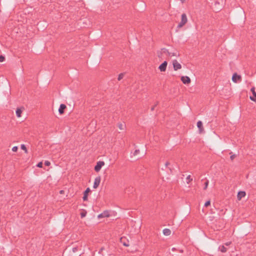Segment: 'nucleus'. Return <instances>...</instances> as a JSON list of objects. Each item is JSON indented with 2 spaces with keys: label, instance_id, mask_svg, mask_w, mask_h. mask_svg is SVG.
<instances>
[{
  "label": "nucleus",
  "instance_id": "nucleus-9",
  "mask_svg": "<svg viewBox=\"0 0 256 256\" xmlns=\"http://www.w3.org/2000/svg\"><path fill=\"white\" fill-rule=\"evenodd\" d=\"M250 91L252 94V96H250V98L252 101L256 102V92L255 91V88L252 87L251 88Z\"/></svg>",
  "mask_w": 256,
  "mask_h": 256
},
{
  "label": "nucleus",
  "instance_id": "nucleus-8",
  "mask_svg": "<svg viewBox=\"0 0 256 256\" xmlns=\"http://www.w3.org/2000/svg\"><path fill=\"white\" fill-rule=\"evenodd\" d=\"M168 62L166 61H164L159 66L158 69L162 72H164L166 70Z\"/></svg>",
  "mask_w": 256,
  "mask_h": 256
},
{
  "label": "nucleus",
  "instance_id": "nucleus-11",
  "mask_svg": "<svg viewBox=\"0 0 256 256\" xmlns=\"http://www.w3.org/2000/svg\"><path fill=\"white\" fill-rule=\"evenodd\" d=\"M197 126L199 129V132L202 133L204 132V128L202 122L201 121H198L197 122Z\"/></svg>",
  "mask_w": 256,
  "mask_h": 256
},
{
  "label": "nucleus",
  "instance_id": "nucleus-17",
  "mask_svg": "<svg viewBox=\"0 0 256 256\" xmlns=\"http://www.w3.org/2000/svg\"><path fill=\"white\" fill-rule=\"evenodd\" d=\"M118 126L120 130H124L126 128L125 124L121 122L118 124Z\"/></svg>",
  "mask_w": 256,
  "mask_h": 256
},
{
  "label": "nucleus",
  "instance_id": "nucleus-7",
  "mask_svg": "<svg viewBox=\"0 0 256 256\" xmlns=\"http://www.w3.org/2000/svg\"><path fill=\"white\" fill-rule=\"evenodd\" d=\"M180 79L183 84H188L191 82L190 78L188 76H182Z\"/></svg>",
  "mask_w": 256,
  "mask_h": 256
},
{
  "label": "nucleus",
  "instance_id": "nucleus-16",
  "mask_svg": "<svg viewBox=\"0 0 256 256\" xmlns=\"http://www.w3.org/2000/svg\"><path fill=\"white\" fill-rule=\"evenodd\" d=\"M163 234L166 236H168L170 235L172 232L171 230L168 228H164L162 231Z\"/></svg>",
  "mask_w": 256,
  "mask_h": 256
},
{
  "label": "nucleus",
  "instance_id": "nucleus-35",
  "mask_svg": "<svg viewBox=\"0 0 256 256\" xmlns=\"http://www.w3.org/2000/svg\"><path fill=\"white\" fill-rule=\"evenodd\" d=\"M154 109V107H152V110Z\"/></svg>",
  "mask_w": 256,
  "mask_h": 256
},
{
  "label": "nucleus",
  "instance_id": "nucleus-19",
  "mask_svg": "<svg viewBox=\"0 0 256 256\" xmlns=\"http://www.w3.org/2000/svg\"><path fill=\"white\" fill-rule=\"evenodd\" d=\"M123 240H124V238H120V242L123 244V245L124 246H129L128 243L124 241Z\"/></svg>",
  "mask_w": 256,
  "mask_h": 256
},
{
  "label": "nucleus",
  "instance_id": "nucleus-27",
  "mask_svg": "<svg viewBox=\"0 0 256 256\" xmlns=\"http://www.w3.org/2000/svg\"><path fill=\"white\" fill-rule=\"evenodd\" d=\"M37 166L38 167V168H42V162H40L39 163H38V164H37Z\"/></svg>",
  "mask_w": 256,
  "mask_h": 256
},
{
  "label": "nucleus",
  "instance_id": "nucleus-28",
  "mask_svg": "<svg viewBox=\"0 0 256 256\" xmlns=\"http://www.w3.org/2000/svg\"><path fill=\"white\" fill-rule=\"evenodd\" d=\"M44 164L47 166H49L50 164V162L49 161L46 160Z\"/></svg>",
  "mask_w": 256,
  "mask_h": 256
},
{
  "label": "nucleus",
  "instance_id": "nucleus-18",
  "mask_svg": "<svg viewBox=\"0 0 256 256\" xmlns=\"http://www.w3.org/2000/svg\"><path fill=\"white\" fill-rule=\"evenodd\" d=\"M192 179L191 178L190 175H188L186 178V182L187 184H189L192 181Z\"/></svg>",
  "mask_w": 256,
  "mask_h": 256
},
{
  "label": "nucleus",
  "instance_id": "nucleus-22",
  "mask_svg": "<svg viewBox=\"0 0 256 256\" xmlns=\"http://www.w3.org/2000/svg\"><path fill=\"white\" fill-rule=\"evenodd\" d=\"M220 251L222 252H226V248L224 246H222Z\"/></svg>",
  "mask_w": 256,
  "mask_h": 256
},
{
  "label": "nucleus",
  "instance_id": "nucleus-15",
  "mask_svg": "<svg viewBox=\"0 0 256 256\" xmlns=\"http://www.w3.org/2000/svg\"><path fill=\"white\" fill-rule=\"evenodd\" d=\"M90 188H88L85 192H84V196L83 197L84 200H88V193L90 192Z\"/></svg>",
  "mask_w": 256,
  "mask_h": 256
},
{
  "label": "nucleus",
  "instance_id": "nucleus-34",
  "mask_svg": "<svg viewBox=\"0 0 256 256\" xmlns=\"http://www.w3.org/2000/svg\"><path fill=\"white\" fill-rule=\"evenodd\" d=\"M181 0V2H184L185 1V0Z\"/></svg>",
  "mask_w": 256,
  "mask_h": 256
},
{
  "label": "nucleus",
  "instance_id": "nucleus-14",
  "mask_svg": "<svg viewBox=\"0 0 256 256\" xmlns=\"http://www.w3.org/2000/svg\"><path fill=\"white\" fill-rule=\"evenodd\" d=\"M66 106L64 104H61L58 109V112L60 114L64 112V110L66 108Z\"/></svg>",
  "mask_w": 256,
  "mask_h": 256
},
{
  "label": "nucleus",
  "instance_id": "nucleus-25",
  "mask_svg": "<svg viewBox=\"0 0 256 256\" xmlns=\"http://www.w3.org/2000/svg\"><path fill=\"white\" fill-rule=\"evenodd\" d=\"M86 212H81V214H80L81 217L84 218L86 216Z\"/></svg>",
  "mask_w": 256,
  "mask_h": 256
},
{
  "label": "nucleus",
  "instance_id": "nucleus-5",
  "mask_svg": "<svg viewBox=\"0 0 256 256\" xmlns=\"http://www.w3.org/2000/svg\"><path fill=\"white\" fill-rule=\"evenodd\" d=\"M232 80L234 83H237L238 82L241 81L242 76L236 73H234L232 76Z\"/></svg>",
  "mask_w": 256,
  "mask_h": 256
},
{
  "label": "nucleus",
  "instance_id": "nucleus-12",
  "mask_svg": "<svg viewBox=\"0 0 256 256\" xmlns=\"http://www.w3.org/2000/svg\"><path fill=\"white\" fill-rule=\"evenodd\" d=\"M246 194L245 192L240 191V192H238V196H237L238 200H241V199L242 198H244L246 196Z\"/></svg>",
  "mask_w": 256,
  "mask_h": 256
},
{
  "label": "nucleus",
  "instance_id": "nucleus-26",
  "mask_svg": "<svg viewBox=\"0 0 256 256\" xmlns=\"http://www.w3.org/2000/svg\"><path fill=\"white\" fill-rule=\"evenodd\" d=\"M4 60V57L2 56H0V62H3Z\"/></svg>",
  "mask_w": 256,
  "mask_h": 256
},
{
  "label": "nucleus",
  "instance_id": "nucleus-10",
  "mask_svg": "<svg viewBox=\"0 0 256 256\" xmlns=\"http://www.w3.org/2000/svg\"><path fill=\"white\" fill-rule=\"evenodd\" d=\"M110 216V212L108 210L104 211L98 216V218H108Z\"/></svg>",
  "mask_w": 256,
  "mask_h": 256
},
{
  "label": "nucleus",
  "instance_id": "nucleus-6",
  "mask_svg": "<svg viewBox=\"0 0 256 256\" xmlns=\"http://www.w3.org/2000/svg\"><path fill=\"white\" fill-rule=\"evenodd\" d=\"M101 178L100 176H98L94 178L93 188L96 189L98 188L100 182Z\"/></svg>",
  "mask_w": 256,
  "mask_h": 256
},
{
  "label": "nucleus",
  "instance_id": "nucleus-29",
  "mask_svg": "<svg viewBox=\"0 0 256 256\" xmlns=\"http://www.w3.org/2000/svg\"><path fill=\"white\" fill-rule=\"evenodd\" d=\"M208 182H206L205 183V188H204V189H206L208 187Z\"/></svg>",
  "mask_w": 256,
  "mask_h": 256
},
{
  "label": "nucleus",
  "instance_id": "nucleus-4",
  "mask_svg": "<svg viewBox=\"0 0 256 256\" xmlns=\"http://www.w3.org/2000/svg\"><path fill=\"white\" fill-rule=\"evenodd\" d=\"M105 163L103 161H98L96 162V164L94 166V170L96 172H98L102 166H104Z\"/></svg>",
  "mask_w": 256,
  "mask_h": 256
},
{
  "label": "nucleus",
  "instance_id": "nucleus-32",
  "mask_svg": "<svg viewBox=\"0 0 256 256\" xmlns=\"http://www.w3.org/2000/svg\"><path fill=\"white\" fill-rule=\"evenodd\" d=\"M60 194H64V190H61L60 192Z\"/></svg>",
  "mask_w": 256,
  "mask_h": 256
},
{
  "label": "nucleus",
  "instance_id": "nucleus-3",
  "mask_svg": "<svg viewBox=\"0 0 256 256\" xmlns=\"http://www.w3.org/2000/svg\"><path fill=\"white\" fill-rule=\"evenodd\" d=\"M188 22L186 16L185 14H183L182 15V20L180 23L178 24V28H182Z\"/></svg>",
  "mask_w": 256,
  "mask_h": 256
},
{
  "label": "nucleus",
  "instance_id": "nucleus-23",
  "mask_svg": "<svg viewBox=\"0 0 256 256\" xmlns=\"http://www.w3.org/2000/svg\"><path fill=\"white\" fill-rule=\"evenodd\" d=\"M18 150V147L17 146H14L12 148V150L14 152H17Z\"/></svg>",
  "mask_w": 256,
  "mask_h": 256
},
{
  "label": "nucleus",
  "instance_id": "nucleus-20",
  "mask_svg": "<svg viewBox=\"0 0 256 256\" xmlns=\"http://www.w3.org/2000/svg\"><path fill=\"white\" fill-rule=\"evenodd\" d=\"M20 148L24 151L26 153H28L27 148L24 144H22L20 146Z\"/></svg>",
  "mask_w": 256,
  "mask_h": 256
},
{
  "label": "nucleus",
  "instance_id": "nucleus-1",
  "mask_svg": "<svg viewBox=\"0 0 256 256\" xmlns=\"http://www.w3.org/2000/svg\"><path fill=\"white\" fill-rule=\"evenodd\" d=\"M164 55L166 56L168 58L177 57L178 56L176 52H170L165 48H162L158 52V58H162Z\"/></svg>",
  "mask_w": 256,
  "mask_h": 256
},
{
  "label": "nucleus",
  "instance_id": "nucleus-13",
  "mask_svg": "<svg viewBox=\"0 0 256 256\" xmlns=\"http://www.w3.org/2000/svg\"><path fill=\"white\" fill-rule=\"evenodd\" d=\"M24 108H18L16 110V114L18 118H20L21 117V114L24 110Z\"/></svg>",
  "mask_w": 256,
  "mask_h": 256
},
{
  "label": "nucleus",
  "instance_id": "nucleus-30",
  "mask_svg": "<svg viewBox=\"0 0 256 256\" xmlns=\"http://www.w3.org/2000/svg\"><path fill=\"white\" fill-rule=\"evenodd\" d=\"M170 164V162H166V164H165V166H169Z\"/></svg>",
  "mask_w": 256,
  "mask_h": 256
},
{
  "label": "nucleus",
  "instance_id": "nucleus-2",
  "mask_svg": "<svg viewBox=\"0 0 256 256\" xmlns=\"http://www.w3.org/2000/svg\"><path fill=\"white\" fill-rule=\"evenodd\" d=\"M172 64L174 71H177L182 68L181 64L176 60H174L172 61Z\"/></svg>",
  "mask_w": 256,
  "mask_h": 256
},
{
  "label": "nucleus",
  "instance_id": "nucleus-21",
  "mask_svg": "<svg viewBox=\"0 0 256 256\" xmlns=\"http://www.w3.org/2000/svg\"><path fill=\"white\" fill-rule=\"evenodd\" d=\"M124 74H122V73L120 74L118 76V80H121L124 78Z\"/></svg>",
  "mask_w": 256,
  "mask_h": 256
},
{
  "label": "nucleus",
  "instance_id": "nucleus-33",
  "mask_svg": "<svg viewBox=\"0 0 256 256\" xmlns=\"http://www.w3.org/2000/svg\"><path fill=\"white\" fill-rule=\"evenodd\" d=\"M234 158V156H230V158L232 160Z\"/></svg>",
  "mask_w": 256,
  "mask_h": 256
},
{
  "label": "nucleus",
  "instance_id": "nucleus-24",
  "mask_svg": "<svg viewBox=\"0 0 256 256\" xmlns=\"http://www.w3.org/2000/svg\"><path fill=\"white\" fill-rule=\"evenodd\" d=\"M210 204V200H208V201H207L206 202H205L204 206L206 207H207V206H209Z\"/></svg>",
  "mask_w": 256,
  "mask_h": 256
},
{
  "label": "nucleus",
  "instance_id": "nucleus-31",
  "mask_svg": "<svg viewBox=\"0 0 256 256\" xmlns=\"http://www.w3.org/2000/svg\"><path fill=\"white\" fill-rule=\"evenodd\" d=\"M230 244H231V242H226V243L225 244H226V246H228V245H230Z\"/></svg>",
  "mask_w": 256,
  "mask_h": 256
}]
</instances>
